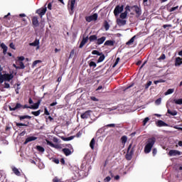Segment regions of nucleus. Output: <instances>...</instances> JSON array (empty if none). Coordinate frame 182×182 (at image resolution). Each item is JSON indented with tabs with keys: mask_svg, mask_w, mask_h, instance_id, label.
<instances>
[{
	"mask_svg": "<svg viewBox=\"0 0 182 182\" xmlns=\"http://www.w3.org/2000/svg\"><path fill=\"white\" fill-rule=\"evenodd\" d=\"M9 109L10 112H18L20 109H31V106H28V105H22L19 102H12L9 104Z\"/></svg>",
	"mask_w": 182,
	"mask_h": 182,
	"instance_id": "1",
	"label": "nucleus"
},
{
	"mask_svg": "<svg viewBox=\"0 0 182 182\" xmlns=\"http://www.w3.org/2000/svg\"><path fill=\"white\" fill-rule=\"evenodd\" d=\"M156 143V137L153 136L148 139L146 145L144 146V153L145 154H149L150 151H151V149H153V146H154Z\"/></svg>",
	"mask_w": 182,
	"mask_h": 182,
	"instance_id": "2",
	"label": "nucleus"
},
{
	"mask_svg": "<svg viewBox=\"0 0 182 182\" xmlns=\"http://www.w3.org/2000/svg\"><path fill=\"white\" fill-rule=\"evenodd\" d=\"M132 144H130L127 149V154L125 155L126 160L130 161L133 159V154H134V146Z\"/></svg>",
	"mask_w": 182,
	"mask_h": 182,
	"instance_id": "3",
	"label": "nucleus"
},
{
	"mask_svg": "<svg viewBox=\"0 0 182 182\" xmlns=\"http://www.w3.org/2000/svg\"><path fill=\"white\" fill-rule=\"evenodd\" d=\"M123 9H124V6L122 5L120 6H116L114 10V14L115 16H117L119 14H122L123 12Z\"/></svg>",
	"mask_w": 182,
	"mask_h": 182,
	"instance_id": "4",
	"label": "nucleus"
},
{
	"mask_svg": "<svg viewBox=\"0 0 182 182\" xmlns=\"http://www.w3.org/2000/svg\"><path fill=\"white\" fill-rule=\"evenodd\" d=\"M11 116H15V117H18L19 120L21 121L25 120V119H32V117L29 115H17L16 114H15V112H11Z\"/></svg>",
	"mask_w": 182,
	"mask_h": 182,
	"instance_id": "5",
	"label": "nucleus"
},
{
	"mask_svg": "<svg viewBox=\"0 0 182 182\" xmlns=\"http://www.w3.org/2000/svg\"><path fill=\"white\" fill-rule=\"evenodd\" d=\"M75 4H76V0L68 1V9H70L71 12H75Z\"/></svg>",
	"mask_w": 182,
	"mask_h": 182,
	"instance_id": "6",
	"label": "nucleus"
},
{
	"mask_svg": "<svg viewBox=\"0 0 182 182\" xmlns=\"http://www.w3.org/2000/svg\"><path fill=\"white\" fill-rule=\"evenodd\" d=\"M132 8H134V11L136 13V17L140 18V16L141 15V9L138 6H133Z\"/></svg>",
	"mask_w": 182,
	"mask_h": 182,
	"instance_id": "7",
	"label": "nucleus"
},
{
	"mask_svg": "<svg viewBox=\"0 0 182 182\" xmlns=\"http://www.w3.org/2000/svg\"><path fill=\"white\" fill-rule=\"evenodd\" d=\"M156 126L157 127H168V124L161 119L156 122Z\"/></svg>",
	"mask_w": 182,
	"mask_h": 182,
	"instance_id": "8",
	"label": "nucleus"
},
{
	"mask_svg": "<svg viewBox=\"0 0 182 182\" xmlns=\"http://www.w3.org/2000/svg\"><path fill=\"white\" fill-rule=\"evenodd\" d=\"M46 11H47V8L45 7V8H42L36 10V13H37L39 15L40 18H42L43 15L46 14Z\"/></svg>",
	"mask_w": 182,
	"mask_h": 182,
	"instance_id": "9",
	"label": "nucleus"
},
{
	"mask_svg": "<svg viewBox=\"0 0 182 182\" xmlns=\"http://www.w3.org/2000/svg\"><path fill=\"white\" fill-rule=\"evenodd\" d=\"M168 154L170 157H173V156H180L181 153L178 150L172 149L168 151Z\"/></svg>",
	"mask_w": 182,
	"mask_h": 182,
	"instance_id": "10",
	"label": "nucleus"
},
{
	"mask_svg": "<svg viewBox=\"0 0 182 182\" xmlns=\"http://www.w3.org/2000/svg\"><path fill=\"white\" fill-rule=\"evenodd\" d=\"M41 102L42 100H38L36 103L30 106V109H32L33 110H36V109H39V106L41 105Z\"/></svg>",
	"mask_w": 182,
	"mask_h": 182,
	"instance_id": "11",
	"label": "nucleus"
},
{
	"mask_svg": "<svg viewBox=\"0 0 182 182\" xmlns=\"http://www.w3.org/2000/svg\"><path fill=\"white\" fill-rule=\"evenodd\" d=\"M89 41V37H83L82 41L80 42V44L79 46L80 49H82L85 45L86 43Z\"/></svg>",
	"mask_w": 182,
	"mask_h": 182,
	"instance_id": "12",
	"label": "nucleus"
},
{
	"mask_svg": "<svg viewBox=\"0 0 182 182\" xmlns=\"http://www.w3.org/2000/svg\"><path fill=\"white\" fill-rule=\"evenodd\" d=\"M62 151L65 154V156H66V157H68V156H70V154H72V153H73V151H72L71 149H68V148L63 149Z\"/></svg>",
	"mask_w": 182,
	"mask_h": 182,
	"instance_id": "13",
	"label": "nucleus"
},
{
	"mask_svg": "<svg viewBox=\"0 0 182 182\" xmlns=\"http://www.w3.org/2000/svg\"><path fill=\"white\" fill-rule=\"evenodd\" d=\"M32 21V23L33 25V26H35V28H38V26H39V21L38 20V16H33L31 18Z\"/></svg>",
	"mask_w": 182,
	"mask_h": 182,
	"instance_id": "14",
	"label": "nucleus"
},
{
	"mask_svg": "<svg viewBox=\"0 0 182 182\" xmlns=\"http://www.w3.org/2000/svg\"><path fill=\"white\" fill-rule=\"evenodd\" d=\"M105 41H106V37L102 36L100 38H97V41L95 42L96 45L100 46L102 43H105Z\"/></svg>",
	"mask_w": 182,
	"mask_h": 182,
	"instance_id": "15",
	"label": "nucleus"
},
{
	"mask_svg": "<svg viewBox=\"0 0 182 182\" xmlns=\"http://www.w3.org/2000/svg\"><path fill=\"white\" fill-rule=\"evenodd\" d=\"M35 140H38V137L36 136H29L24 141L23 144H28V143L31 141H35Z\"/></svg>",
	"mask_w": 182,
	"mask_h": 182,
	"instance_id": "16",
	"label": "nucleus"
},
{
	"mask_svg": "<svg viewBox=\"0 0 182 182\" xmlns=\"http://www.w3.org/2000/svg\"><path fill=\"white\" fill-rule=\"evenodd\" d=\"M81 119H89L90 117V110L86 111L80 115Z\"/></svg>",
	"mask_w": 182,
	"mask_h": 182,
	"instance_id": "17",
	"label": "nucleus"
},
{
	"mask_svg": "<svg viewBox=\"0 0 182 182\" xmlns=\"http://www.w3.org/2000/svg\"><path fill=\"white\" fill-rule=\"evenodd\" d=\"M11 170L16 176H18V177L21 176V171H19V169H18L16 167L11 166Z\"/></svg>",
	"mask_w": 182,
	"mask_h": 182,
	"instance_id": "18",
	"label": "nucleus"
},
{
	"mask_svg": "<svg viewBox=\"0 0 182 182\" xmlns=\"http://www.w3.org/2000/svg\"><path fill=\"white\" fill-rule=\"evenodd\" d=\"M105 46H114V41L107 40L104 43Z\"/></svg>",
	"mask_w": 182,
	"mask_h": 182,
	"instance_id": "19",
	"label": "nucleus"
},
{
	"mask_svg": "<svg viewBox=\"0 0 182 182\" xmlns=\"http://www.w3.org/2000/svg\"><path fill=\"white\" fill-rule=\"evenodd\" d=\"M29 46H38L37 49H38V48H39V39L36 38L34 42L29 43Z\"/></svg>",
	"mask_w": 182,
	"mask_h": 182,
	"instance_id": "20",
	"label": "nucleus"
},
{
	"mask_svg": "<svg viewBox=\"0 0 182 182\" xmlns=\"http://www.w3.org/2000/svg\"><path fill=\"white\" fill-rule=\"evenodd\" d=\"M124 18L122 19H120V18H118L117 20V24L119 25V26H124V25H126V20H123Z\"/></svg>",
	"mask_w": 182,
	"mask_h": 182,
	"instance_id": "21",
	"label": "nucleus"
},
{
	"mask_svg": "<svg viewBox=\"0 0 182 182\" xmlns=\"http://www.w3.org/2000/svg\"><path fill=\"white\" fill-rule=\"evenodd\" d=\"M6 81L11 82L14 79V75L12 74H4Z\"/></svg>",
	"mask_w": 182,
	"mask_h": 182,
	"instance_id": "22",
	"label": "nucleus"
},
{
	"mask_svg": "<svg viewBox=\"0 0 182 182\" xmlns=\"http://www.w3.org/2000/svg\"><path fill=\"white\" fill-rule=\"evenodd\" d=\"M180 65H182V58L177 57L175 60V66H180Z\"/></svg>",
	"mask_w": 182,
	"mask_h": 182,
	"instance_id": "23",
	"label": "nucleus"
},
{
	"mask_svg": "<svg viewBox=\"0 0 182 182\" xmlns=\"http://www.w3.org/2000/svg\"><path fill=\"white\" fill-rule=\"evenodd\" d=\"M90 42H97V35H92L88 38Z\"/></svg>",
	"mask_w": 182,
	"mask_h": 182,
	"instance_id": "24",
	"label": "nucleus"
},
{
	"mask_svg": "<svg viewBox=\"0 0 182 182\" xmlns=\"http://www.w3.org/2000/svg\"><path fill=\"white\" fill-rule=\"evenodd\" d=\"M95 144H96V141L95 138H92L90 143V147L92 150H95Z\"/></svg>",
	"mask_w": 182,
	"mask_h": 182,
	"instance_id": "25",
	"label": "nucleus"
},
{
	"mask_svg": "<svg viewBox=\"0 0 182 182\" xmlns=\"http://www.w3.org/2000/svg\"><path fill=\"white\" fill-rule=\"evenodd\" d=\"M136 38H137V36H134L129 41L126 43V45H127L128 46H130V45H132Z\"/></svg>",
	"mask_w": 182,
	"mask_h": 182,
	"instance_id": "26",
	"label": "nucleus"
},
{
	"mask_svg": "<svg viewBox=\"0 0 182 182\" xmlns=\"http://www.w3.org/2000/svg\"><path fill=\"white\" fill-rule=\"evenodd\" d=\"M1 48H3V53H4V55H6V52L8 50V47L6 46V45H5V43H2L1 44Z\"/></svg>",
	"mask_w": 182,
	"mask_h": 182,
	"instance_id": "27",
	"label": "nucleus"
},
{
	"mask_svg": "<svg viewBox=\"0 0 182 182\" xmlns=\"http://www.w3.org/2000/svg\"><path fill=\"white\" fill-rule=\"evenodd\" d=\"M121 143L124 146L127 143V136L124 135L121 137Z\"/></svg>",
	"mask_w": 182,
	"mask_h": 182,
	"instance_id": "28",
	"label": "nucleus"
},
{
	"mask_svg": "<svg viewBox=\"0 0 182 182\" xmlns=\"http://www.w3.org/2000/svg\"><path fill=\"white\" fill-rule=\"evenodd\" d=\"M36 149L39 151V153H45V148H43V146L37 145Z\"/></svg>",
	"mask_w": 182,
	"mask_h": 182,
	"instance_id": "29",
	"label": "nucleus"
},
{
	"mask_svg": "<svg viewBox=\"0 0 182 182\" xmlns=\"http://www.w3.org/2000/svg\"><path fill=\"white\" fill-rule=\"evenodd\" d=\"M73 139H75V136H71L69 137H63L62 140H63L64 141H70V140H73Z\"/></svg>",
	"mask_w": 182,
	"mask_h": 182,
	"instance_id": "30",
	"label": "nucleus"
},
{
	"mask_svg": "<svg viewBox=\"0 0 182 182\" xmlns=\"http://www.w3.org/2000/svg\"><path fill=\"white\" fill-rule=\"evenodd\" d=\"M167 113L168 114H171V116H177V111H176V110H173V111H171V110H170V109H168L167 110Z\"/></svg>",
	"mask_w": 182,
	"mask_h": 182,
	"instance_id": "31",
	"label": "nucleus"
},
{
	"mask_svg": "<svg viewBox=\"0 0 182 182\" xmlns=\"http://www.w3.org/2000/svg\"><path fill=\"white\" fill-rule=\"evenodd\" d=\"M119 18H121V19H126L127 18V11L122 13L119 16Z\"/></svg>",
	"mask_w": 182,
	"mask_h": 182,
	"instance_id": "32",
	"label": "nucleus"
},
{
	"mask_svg": "<svg viewBox=\"0 0 182 182\" xmlns=\"http://www.w3.org/2000/svg\"><path fill=\"white\" fill-rule=\"evenodd\" d=\"M4 82H6L5 78V74L3 75L1 73H0V83H4Z\"/></svg>",
	"mask_w": 182,
	"mask_h": 182,
	"instance_id": "33",
	"label": "nucleus"
},
{
	"mask_svg": "<svg viewBox=\"0 0 182 182\" xmlns=\"http://www.w3.org/2000/svg\"><path fill=\"white\" fill-rule=\"evenodd\" d=\"M105 54H102L97 60V63H100L105 60Z\"/></svg>",
	"mask_w": 182,
	"mask_h": 182,
	"instance_id": "34",
	"label": "nucleus"
},
{
	"mask_svg": "<svg viewBox=\"0 0 182 182\" xmlns=\"http://www.w3.org/2000/svg\"><path fill=\"white\" fill-rule=\"evenodd\" d=\"M172 103H176V105H182V99L176 100L172 101Z\"/></svg>",
	"mask_w": 182,
	"mask_h": 182,
	"instance_id": "35",
	"label": "nucleus"
},
{
	"mask_svg": "<svg viewBox=\"0 0 182 182\" xmlns=\"http://www.w3.org/2000/svg\"><path fill=\"white\" fill-rule=\"evenodd\" d=\"M104 27H105V31H109V29L110 28V25H109V23L107 22V21H105Z\"/></svg>",
	"mask_w": 182,
	"mask_h": 182,
	"instance_id": "36",
	"label": "nucleus"
},
{
	"mask_svg": "<svg viewBox=\"0 0 182 182\" xmlns=\"http://www.w3.org/2000/svg\"><path fill=\"white\" fill-rule=\"evenodd\" d=\"M171 93H174V89H168L165 93V96H167L168 95H171Z\"/></svg>",
	"mask_w": 182,
	"mask_h": 182,
	"instance_id": "37",
	"label": "nucleus"
},
{
	"mask_svg": "<svg viewBox=\"0 0 182 182\" xmlns=\"http://www.w3.org/2000/svg\"><path fill=\"white\" fill-rule=\"evenodd\" d=\"M18 65L19 66L16 67V69H23L25 68V64H23V62L22 61H20Z\"/></svg>",
	"mask_w": 182,
	"mask_h": 182,
	"instance_id": "38",
	"label": "nucleus"
},
{
	"mask_svg": "<svg viewBox=\"0 0 182 182\" xmlns=\"http://www.w3.org/2000/svg\"><path fill=\"white\" fill-rule=\"evenodd\" d=\"M88 64H89L90 68H96V66H97L96 63H95L94 61H90V62H88Z\"/></svg>",
	"mask_w": 182,
	"mask_h": 182,
	"instance_id": "39",
	"label": "nucleus"
},
{
	"mask_svg": "<svg viewBox=\"0 0 182 182\" xmlns=\"http://www.w3.org/2000/svg\"><path fill=\"white\" fill-rule=\"evenodd\" d=\"M31 114H33V116L38 117L39 114H41V109L38 111H33L31 112Z\"/></svg>",
	"mask_w": 182,
	"mask_h": 182,
	"instance_id": "40",
	"label": "nucleus"
},
{
	"mask_svg": "<svg viewBox=\"0 0 182 182\" xmlns=\"http://www.w3.org/2000/svg\"><path fill=\"white\" fill-rule=\"evenodd\" d=\"M92 55H97V56H101V55H102V53H100L97 50H94L92 51Z\"/></svg>",
	"mask_w": 182,
	"mask_h": 182,
	"instance_id": "41",
	"label": "nucleus"
},
{
	"mask_svg": "<svg viewBox=\"0 0 182 182\" xmlns=\"http://www.w3.org/2000/svg\"><path fill=\"white\" fill-rule=\"evenodd\" d=\"M38 63H42V60H36L35 61L33 62V64H32V68H35V66L36 65H38Z\"/></svg>",
	"mask_w": 182,
	"mask_h": 182,
	"instance_id": "42",
	"label": "nucleus"
},
{
	"mask_svg": "<svg viewBox=\"0 0 182 182\" xmlns=\"http://www.w3.org/2000/svg\"><path fill=\"white\" fill-rule=\"evenodd\" d=\"M164 82H166V81L164 80L163 79H160L159 80L154 81V85H157L158 83H164Z\"/></svg>",
	"mask_w": 182,
	"mask_h": 182,
	"instance_id": "43",
	"label": "nucleus"
},
{
	"mask_svg": "<svg viewBox=\"0 0 182 182\" xmlns=\"http://www.w3.org/2000/svg\"><path fill=\"white\" fill-rule=\"evenodd\" d=\"M119 62H120V58H117L116 61L114 63L112 68H116V66H117Z\"/></svg>",
	"mask_w": 182,
	"mask_h": 182,
	"instance_id": "44",
	"label": "nucleus"
},
{
	"mask_svg": "<svg viewBox=\"0 0 182 182\" xmlns=\"http://www.w3.org/2000/svg\"><path fill=\"white\" fill-rule=\"evenodd\" d=\"M53 182H62V179L58 178V176H55L53 179Z\"/></svg>",
	"mask_w": 182,
	"mask_h": 182,
	"instance_id": "45",
	"label": "nucleus"
},
{
	"mask_svg": "<svg viewBox=\"0 0 182 182\" xmlns=\"http://www.w3.org/2000/svg\"><path fill=\"white\" fill-rule=\"evenodd\" d=\"M97 14H94L93 15L91 16V18L92 21H97Z\"/></svg>",
	"mask_w": 182,
	"mask_h": 182,
	"instance_id": "46",
	"label": "nucleus"
},
{
	"mask_svg": "<svg viewBox=\"0 0 182 182\" xmlns=\"http://www.w3.org/2000/svg\"><path fill=\"white\" fill-rule=\"evenodd\" d=\"M85 21L87 22H92V21H93L92 18V16H86L85 17Z\"/></svg>",
	"mask_w": 182,
	"mask_h": 182,
	"instance_id": "47",
	"label": "nucleus"
},
{
	"mask_svg": "<svg viewBox=\"0 0 182 182\" xmlns=\"http://www.w3.org/2000/svg\"><path fill=\"white\" fill-rule=\"evenodd\" d=\"M73 56H75V49H73V50L70 51L69 58L70 59V58H73Z\"/></svg>",
	"mask_w": 182,
	"mask_h": 182,
	"instance_id": "48",
	"label": "nucleus"
},
{
	"mask_svg": "<svg viewBox=\"0 0 182 182\" xmlns=\"http://www.w3.org/2000/svg\"><path fill=\"white\" fill-rule=\"evenodd\" d=\"M149 120H150V118L149 117H146L144 121H143V126H146V124H147V122H149Z\"/></svg>",
	"mask_w": 182,
	"mask_h": 182,
	"instance_id": "49",
	"label": "nucleus"
},
{
	"mask_svg": "<svg viewBox=\"0 0 182 182\" xmlns=\"http://www.w3.org/2000/svg\"><path fill=\"white\" fill-rule=\"evenodd\" d=\"M166 59V54H161V55L158 58V60H164Z\"/></svg>",
	"mask_w": 182,
	"mask_h": 182,
	"instance_id": "50",
	"label": "nucleus"
},
{
	"mask_svg": "<svg viewBox=\"0 0 182 182\" xmlns=\"http://www.w3.org/2000/svg\"><path fill=\"white\" fill-rule=\"evenodd\" d=\"M155 104L159 105L161 104V97L158 98L156 101H155Z\"/></svg>",
	"mask_w": 182,
	"mask_h": 182,
	"instance_id": "51",
	"label": "nucleus"
},
{
	"mask_svg": "<svg viewBox=\"0 0 182 182\" xmlns=\"http://www.w3.org/2000/svg\"><path fill=\"white\" fill-rule=\"evenodd\" d=\"M104 127L105 128H106V127H116V124H108L105 125Z\"/></svg>",
	"mask_w": 182,
	"mask_h": 182,
	"instance_id": "52",
	"label": "nucleus"
},
{
	"mask_svg": "<svg viewBox=\"0 0 182 182\" xmlns=\"http://www.w3.org/2000/svg\"><path fill=\"white\" fill-rule=\"evenodd\" d=\"M151 81H149L146 85H145V89H149V87H150V86H151Z\"/></svg>",
	"mask_w": 182,
	"mask_h": 182,
	"instance_id": "53",
	"label": "nucleus"
},
{
	"mask_svg": "<svg viewBox=\"0 0 182 182\" xmlns=\"http://www.w3.org/2000/svg\"><path fill=\"white\" fill-rule=\"evenodd\" d=\"M47 144L48 146H50V147H55V145L53 144V143L49 140H47Z\"/></svg>",
	"mask_w": 182,
	"mask_h": 182,
	"instance_id": "54",
	"label": "nucleus"
},
{
	"mask_svg": "<svg viewBox=\"0 0 182 182\" xmlns=\"http://www.w3.org/2000/svg\"><path fill=\"white\" fill-rule=\"evenodd\" d=\"M82 133H83V131H79V132L76 134V135L75 136V137H80V136H82Z\"/></svg>",
	"mask_w": 182,
	"mask_h": 182,
	"instance_id": "55",
	"label": "nucleus"
},
{
	"mask_svg": "<svg viewBox=\"0 0 182 182\" xmlns=\"http://www.w3.org/2000/svg\"><path fill=\"white\" fill-rule=\"evenodd\" d=\"M16 126H17V127H19L20 126H28V124H23V123L16 122Z\"/></svg>",
	"mask_w": 182,
	"mask_h": 182,
	"instance_id": "56",
	"label": "nucleus"
},
{
	"mask_svg": "<svg viewBox=\"0 0 182 182\" xmlns=\"http://www.w3.org/2000/svg\"><path fill=\"white\" fill-rule=\"evenodd\" d=\"M176 9H178V6L172 7L171 9H169V12H173V11H176Z\"/></svg>",
	"mask_w": 182,
	"mask_h": 182,
	"instance_id": "57",
	"label": "nucleus"
},
{
	"mask_svg": "<svg viewBox=\"0 0 182 182\" xmlns=\"http://www.w3.org/2000/svg\"><path fill=\"white\" fill-rule=\"evenodd\" d=\"M53 163H55V164H59V162H60L59 159H56V158H53Z\"/></svg>",
	"mask_w": 182,
	"mask_h": 182,
	"instance_id": "58",
	"label": "nucleus"
},
{
	"mask_svg": "<svg viewBox=\"0 0 182 182\" xmlns=\"http://www.w3.org/2000/svg\"><path fill=\"white\" fill-rule=\"evenodd\" d=\"M44 114H46V116H49L50 113H49V111H48V108L45 107L44 108Z\"/></svg>",
	"mask_w": 182,
	"mask_h": 182,
	"instance_id": "59",
	"label": "nucleus"
},
{
	"mask_svg": "<svg viewBox=\"0 0 182 182\" xmlns=\"http://www.w3.org/2000/svg\"><path fill=\"white\" fill-rule=\"evenodd\" d=\"M152 154H153V156H156V154H157V149L154 148L152 149Z\"/></svg>",
	"mask_w": 182,
	"mask_h": 182,
	"instance_id": "60",
	"label": "nucleus"
},
{
	"mask_svg": "<svg viewBox=\"0 0 182 182\" xmlns=\"http://www.w3.org/2000/svg\"><path fill=\"white\" fill-rule=\"evenodd\" d=\"M110 180H112V178H110V176H107V177L104 179L105 182H109V181H110Z\"/></svg>",
	"mask_w": 182,
	"mask_h": 182,
	"instance_id": "61",
	"label": "nucleus"
},
{
	"mask_svg": "<svg viewBox=\"0 0 182 182\" xmlns=\"http://www.w3.org/2000/svg\"><path fill=\"white\" fill-rule=\"evenodd\" d=\"M90 99H91L93 102H99V99L96 98V97H90Z\"/></svg>",
	"mask_w": 182,
	"mask_h": 182,
	"instance_id": "62",
	"label": "nucleus"
},
{
	"mask_svg": "<svg viewBox=\"0 0 182 182\" xmlns=\"http://www.w3.org/2000/svg\"><path fill=\"white\" fill-rule=\"evenodd\" d=\"M10 87H11V86L9 85V83H8V82H4V87H5L6 89H9Z\"/></svg>",
	"mask_w": 182,
	"mask_h": 182,
	"instance_id": "63",
	"label": "nucleus"
},
{
	"mask_svg": "<svg viewBox=\"0 0 182 182\" xmlns=\"http://www.w3.org/2000/svg\"><path fill=\"white\" fill-rule=\"evenodd\" d=\"M9 46L11 49H15V44H14V43H11L9 44Z\"/></svg>",
	"mask_w": 182,
	"mask_h": 182,
	"instance_id": "64",
	"label": "nucleus"
}]
</instances>
